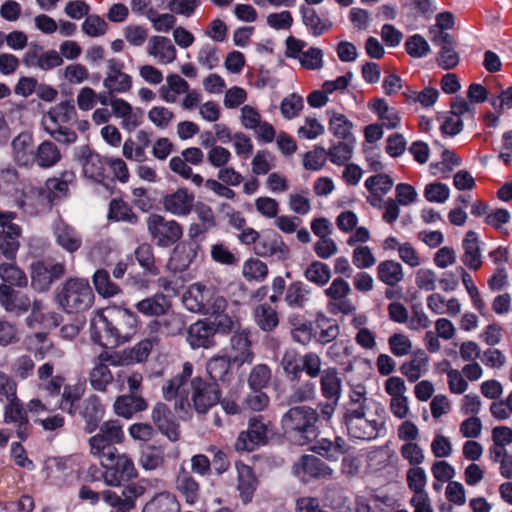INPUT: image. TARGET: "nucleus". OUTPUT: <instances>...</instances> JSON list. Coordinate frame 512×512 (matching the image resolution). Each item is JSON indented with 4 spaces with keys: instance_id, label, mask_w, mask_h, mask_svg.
Returning a JSON list of instances; mask_svg holds the SVG:
<instances>
[{
    "instance_id": "obj_1",
    "label": "nucleus",
    "mask_w": 512,
    "mask_h": 512,
    "mask_svg": "<svg viewBox=\"0 0 512 512\" xmlns=\"http://www.w3.org/2000/svg\"><path fill=\"white\" fill-rule=\"evenodd\" d=\"M124 440L122 425L117 420L104 422L99 432L88 440L90 454L100 461L104 468L103 480L111 487H119L138 475L132 458L126 453H119L115 447Z\"/></svg>"
},
{
    "instance_id": "obj_2",
    "label": "nucleus",
    "mask_w": 512,
    "mask_h": 512,
    "mask_svg": "<svg viewBox=\"0 0 512 512\" xmlns=\"http://www.w3.org/2000/svg\"><path fill=\"white\" fill-rule=\"evenodd\" d=\"M378 410L379 404L367 396L365 386L352 387L348 401L343 405L342 423L348 434L359 440H372L384 428V421Z\"/></svg>"
},
{
    "instance_id": "obj_3",
    "label": "nucleus",
    "mask_w": 512,
    "mask_h": 512,
    "mask_svg": "<svg viewBox=\"0 0 512 512\" xmlns=\"http://www.w3.org/2000/svg\"><path fill=\"white\" fill-rule=\"evenodd\" d=\"M137 330V315L119 307H107L97 311L90 321L91 339L103 347H114L128 342Z\"/></svg>"
},
{
    "instance_id": "obj_4",
    "label": "nucleus",
    "mask_w": 512,
    "mask_h": 512,
    "mask_svg": "<svg viewBox=\"0 0 512 512\" xmlns=\"http://www.w3.org/2000/svg\"><path fill=\"white\" fill-rule=\"evenodd\" d=\"M36 375L38 389L50 398L61 395L58 408L70 415H74L77 403L85 391L83 385L79 383L65 384V377L60 374H54V365L50 361L41 364L37 368Z\"/></svg>"
},
{
    "instance_id": "obj_5",
    "label": "nucleus",
    "mask_w": 512,
    "mask_h": 512,
    "mask_svg": "<svg viewBox=\"0 0 512 512\" xmlns=\"http://www.w3.org/2000/svg\"><path fill=\"white\" fill-rule=\"evenodd\" d=\"M319 414L316 409L302 405L290 408L281 419L284 433L299 445H305L316 436Z\"/></svg>"
},
{
    "instance_id": "obj_6",
    "label": "nucleus",
    "mask_w": 512,
    "mask_h": 512,
    "mask_svg": "<svg viewBox=\"0 0 512 512\" xmlns=\"http://www.w3.org/2000/svg\"><path fill=\"white\" fill-rule=\"evenodd\" d=\"M94 293L87 279L69 278L57 290L55 301L67 313L88 310L94 302Z\"/></svg>"
},
{
    "instance_id": "obj_7",
    "label": "nucleus",
    "mask_w": 512,
    "mask_h": 512,
    "mask_svg": "<svg viewBox=\"0 0 512 512\" xmlns=\"http://www.w3.org/2000/svg\"><path fill=\"white\" fill-rule=\"evenodd\" d=\"M151 241L158 247L169 248L178 243L183 236L182 225L160 214H151L146 220Z\"/></svg>"
},
{
    "instance_id": "obj_8",
    "label": "nucleus",
    "mask_w": 512,
    "mask_h": 512,
    "mask_svg": "<svg viewBox=\"0 0 512 512\" xmlns=\"http://www.w3.org/2000/svg\"><path fill=\"white\" fill-rule=\"evenodd\" d=\"M190 388L191 398L189 404L198 414H206L221 399V391L218 384L209 382L201 377L192 378Z\"/></svg>"
},
{
    "instance_id": "obj_9",
    "label": "nucleus",
    "mask_w": 512,
    "mask_h": 512,
    "mask_svg": "<svg viewBox=\"0 0 512 512\" xmlns=\"http://www.w3.org/2000/svg\"><path fill=\"white\" fill-rule=\"evenodd\" d=\"M351 287L342 277L333 279L329 287L324 290L327 297V310L333 315H352L356 312V305L349 298Z\"/></svg>"
},
{
    "instance_id": "obj_10",
    "label": "nucleus",
    "mask_w": 512,
    "mask_h": 512,
    "mask_svg": "<svg viewBox=\"0 0 512 512\" xmlns=\"http://www.w3.org/2000/svg\"><path fill=\"white\" fill-rule=\"evenodd\" d=\"M193 365L190 362L183 364L181 374L174 376L166 381L162 386L163 397L171 401L175 399V410H185L190 407L188 394L185 385L188 379L192 376Z\"/></svg>"
},
{
    "instance_id": "obj_11",
    "label": "nucleus",
    "mask_w": 512,
    "mask_h": 512,
    "mask_svg": "<svg viewBox=\"0 0 512 512\" xmlns=\"http://www.w3.org/2000/svg\"><path fill=\"white\" fill-rule=\"evenodd\" d=\"M270 422H266L263 416L252 417L248 422L246 431H242L235 443L237 451H253L257 446L267 442L270 432Z\"/></svg>"
},
{
    "instance_id": "obj_12",
    "label": "nucleus",
    "mask_w": 512,
    "mask_h": 512,
    "mask_svg": "<svg viewBox=\"0 0 512 512\" xmlns=\"http://www.w3.org/2000/svg\"><path fill=\"white\" fill-rule=\"evenodd\" d=\"M22 61L29 68H38L42 71H49L63 64V59L55 49L45 50L36 42H31L23 55Z\"/></svg>"
},
{
    "instance_id": "obj_13",
    "label": "nucleus",
    "mask_w": 512,
    "mask_h": 512,
    "mask_svg": "<svg viewBox=\"0 0 512 512\" xmlns=\"http://www.w3.org/2000/svg\"><path fill=\"white\" fill-rule=\"evenodd\" d=\"M3 421L15 428L17 437L25 441L31 432V424L24 403L19 397L9 399L3 407Z\"/></svg>"
},
{
    "instance_id": "obj_14",
    "label": "nucleus",
    "mask_w": 512,
    "mask_h": 512,
    "mask_svg": "<svg viewBox=\"0 0 512 512\" xmlns=\"http://www.w3.org/2000/svg\"><path fill=\"white\" fill-rule=\"evenodd\" d=\"M124 63L112 58L107 62V72L103 80V86L109 93L118 95L129 93L133 80L131 75L123 71Z\"/></svg>"
},
{
    "instance_id": "obj_15",
    "label": "nucleus",
    "mask_w": 512,
    "mask_h": 512,
    "mask_svg": "<svg viewBox=\"0 0 512 512\" xmlns=\"http://www.w3.org/2000/svg\"><path fill=\"white\" fill-rule=\"evenodd\" d=\"M65 274L63 263L35 262L31 265V285L39 292L47 291L52 283Z\"/></svg>"
},
{
    "instance_id": "obj_16",
    "label": "nucleus",
    "mask_w": 512,
    "mask_h": 512,
    "mask_svg": "<svg viewBox=\"0 0 512 512\" xmlns=\"http://www.w3.org/2000/svg\"><path fill=\"white\" fill-rule=\"evenodd\" d=\"M293 473L303 482L309 481L310 478L330 479L333 476V470L313 455H303L293 465Z\"/></svg>"
},
{
    "instance_id": "obj_17",
    "label": "nucleus",
    "mask_w": 512,
    "mask_h": 512,
    "mask_svg": "<svg viewBox=\"0 0 512 512\" xmlns=\"http://www.w3.org/2000/svg\"><path fill=\"white\" fill-rule=\"evenodd\" d=\"M195 196L187 188H178L175 191L165 194L161 199L163 209L179 217L188 216L194 206Z\"/></svg>"
},
{
    "instance_id": "obj_18",
    "label": "nucleus",
    "mask_w": 512,
    "mask_h": 512,
    "mask_svg": "<svg viewBox=\"0 0 512 512\" xmlns=\"http://www.w3.org/2000/svg\"><path fill=\"white\" fill-rule=\"evenodd\" d=\"M20 207L30 215H38L51 209L52 202L44 187L28 185L19 200Z\"/></svg>"
},
{
    "instance_id": "obj_19",
    "label": "nucleus",
    "mask_w": 512,
    "mask_h": 512,
    "mask_svg": "<svg viewBox=\"0 0 512 512\" xmlns=\"http://www.w3.org/2000/svg\"><path fill=\"white\" fill-rule=\"evenodd\" d=\"M151 419L156 428L171 441L180 439V429L172 411L163 402L156 403L151 411Z\"/></svg>"
},
{
    "instance_id": "obj_20",
    "label": "nucleus",
    "mask_w": 512,
    "mask_h": 512,
    "mask_svg": "<svg viewBox=\"0 0 512 512\" xmlns=\"http://www.w3.org/2000/svg\"><path fill=\"white\" fill-rule=\"evenodd\" d=\"M112 114L121 120V127L128 131H134L143 122V111L140 108H134L123 98H113L111 100Z\"/></svg>"
},
{
    "instance_id": "obj_21",
    "label": "nucleus",
    "mask_w": 512,
    "mask_h": 512,
    "mask_svg": "<svg viewBox=\"0 0 512 512\" xmlns=\"http://www.w3.org/2000/svg\"><path fill=\"white\" fill-rule=\"evenodd\" d=\"M146 52L160 65L173 63L178 54L172 40L161 35H153L148 39Z\"/></svg>"
},
{
    "instance_id": "obj_22",
    "label": "nucleus",
    "mask_w": 512,
    "mask_h": 512,
    "mask_svg": "<svg viewBox=\"0 0 512 512\" xmlns=\"http://www.w3.org/2000/svg\"><path fill=\"white\" fill-rule=\"evenodd\" d=\"M216 328L206 320H198L187 330V342L193 349H209L215 346Z\"/></svg>"
},
{
    "instance_id": "obj_23",
    "label": "nucleus",
    "mask_w": 512,
    "mask_h": 512,
    "mask_svg": "<svg viewBox=\"0 0 512 512\" xmlns=\"http://www.w3.org/2000/svg\"><path fill=\"white\" fill-rule=\"evenodd\" d=\"M212 290V288L199 282L191 284L182 295L184 307L192 313L202 315L209 297H211Z\"/></svg>"
},
{
    "instance_id": "obj_24",
    "label": "nucleus",
    "mask_w": 512,
    "mask_h": 512,
    "mask_svg": "<svg viewBox=\"0 0 512 512\" xmlns=\"http://www.w3.org/2000/svg\"><path fill=\"white\" fill-rule=\"evenodd\" d=\"M432 41L440 47L437 63L445 70L453 69L459 63V55L455 50V42L451 35L445 32H438Z\"/></svg>"
},
{
    "instance_id": "obj_25",
    "label": "nucleus",
    "mask_w": 512,
    "mask_h": 512,
    "mask_svg": "<svg viewBox=\"0 0 512 512\" xmlns=\"http://www.w3.org/2000/svg\"><path fill=\"white\" fill-rule=\"evenodd\" d=\"M198 245L192 242L177 244L168 260L167 267L173 272H183L197 257Z\"/></svg>"
},
{
    "instance_id": "obj_26",
    "label": "nucleus",
    "mask_w": 512,
    "mask_h": 512,
    "mask_svg": "<svg viewBox=\"0 0 512 512\" xmlns=\"http://www.w3.org/2000/svg\"><path fill=\"white\" fill-rule=\"evenodd\" d=\"M0 304L7 311L23 314L31 308V300L28 295L14 290L8 284L0 285Z\"/></svg>"
},
{
    "instance_id": "obj_27",
    "label": "nucleus",
    "mask_w": 512,
    "mask_h": 512,
    "mask_svg": "<svg viewBox=\"0 0 512 512\" xmlns=\"http://www.w3.org/2000/svg\"><path fill=\"white\" fill-rule=\"evenodd\" d=\"M76 181V174L73 170H63L58 176L48 178L45 181L44 189L52 204L56 200L66 198L69 194V187Z\"/></svg>"
},
{
    "instance_id": "obj_28",
    "label": "nucleus",
    "mask_w": 512,
    "mask_h": 512,
    "mask_svg": "<svg viewBox=\"0 0 512 512\" xmlns=\"http://www.w3.org/2000/svg\"><path fill=\"white\" fill-rule=\"evenodd\" d=\"M175 490L189 505L196 504L200 499V484L193 475L181 467L174 480Z\"/></svg>"
},
{
    "instance_id": "obj_29",
    "label": "nucleus",
    "mask_w": 512,
    "mask_h": 512,
    "mask_svg": "<svg viewBox=\"0 0 512 512\" xmlns=\"http://www.w3.org/2000/svg\"><path fill=\"white\" fill-rule=\"evenodd\" d=\"M364 185L371 195L368 198V202L373 207L379 208L381 207L383 197L392 190L394 181L389 175L379 173L368 177Z\"/></svg>"
},
{
    "instance_id": "obj_30",
    "label": "nucleus",
    "mask_w": 512,
    "mask_h": 512,
    "mask_svg": "<svg viewBox=\"0 0 512 512\" xmlns=\"http://www.w3.org/2000/svg\"><path fill=\"white\" fill-rule=\"evenodd\" d=\"M13 159L19 166L32 167L35 164L33 137L29 133H20L12 141Z\"/></svg>"
},
{
    "instance_id": "obj_31",
    "label": "nucleus",
    "mask_w": 512,
    "mask_h": 512,
    "mask_svg": "<svg viewBox=\"0 0 512 512\" xmlns=\"http://www.w3.org/2000/svg\"><path fill=\"white\" fill-rule=\"evenodd\" d=\"M254 249L256 254L262 257L277 256L280 259H286L290 254L288 245H286L283 238L276 233L260 238Z\"/></svg>"
},
{
    "instance_id": "obj_32",
    "label": "nucleus",
    "mask_w": 512,
    "mask_h": 512,
    "mask_svg": "<svg viewBox=\"0 0 512 512\" xmlns=\"http://www.w3.org/2000/svg\"><path fill=\"white\" fill-rule=\"evenodd\" d=\"M42 125L44 130L59 143L66 145L73 144L78 138L74 130L58 124L57 115L54 110L44 114L42 117Z\"/></svg>"
},
{
    "instance_id": "obj_33",
    "label": "nucleus",
    "mask_w": 512,
    "mask_h": 512,
    "mask_svg": "<svg viewBox=\"0 0 512 512\" xmlns=\"http://www.w3.org/2000/svg\"><path fill=\"white\" fill-rule=\"evenodd\" d=\"M237 470V490L244 504L252 501L254 492L257 489L258 481L254 475L252 468L242 462H236Z\"/></svg>"
},
{
    "instance_id": "obj_34",
    "label": "nucleus",
    "mask_w": 512,
    "mask_h": 512,
    "mask_svg": "<svg viewBox=\"0 0 512 512\" xmlns=\"http://www.w3.org/2000/svg\"><path fill=\"white\" fill-rule=\"evenodd\" d=\"M80 414L85 421V432L93 433L96 431L104 415V407L101 404L99 397L96 395H90L86 398L83 402Z\"/></svg>"
},
{
    "instance_id": "obj_35",
    "label": "nucleus",
    "mask_w": 512,
    "mask_h": 512,
    "mask_svg": "<svg viewBox=\"0 0 512 512\" xmlns=\"http://www.w3.org/2000/svg\"><path fill=\"white\" fill-rule=\"evenodd\" d=\"M231 354L229 355L233 364L243 365L245 363H252L254 353L251 350V341L248 333L240 332L235 333L230 340Z\"/></svg>"
},
{
    "instance_id": "obj_36",
    "label": "nucleus",
    "mask_w": 512,
    "mask_h": 512,
    "mask_svg": "<svg viewBox=\"0 0 512 512\" xmlns=\"http://www.w3.org/2000/svg\"><path fill=\"white\" fill-rule=\"evenodd\" d=\"M429 357L423 350H418L408 361L400 366V372L410 383L417 382L428 372Z\"/></svg>"
},
{
    "instance_id": "obj_37",
    "label": "nucleus",
    "mask_w": 512,
    "mask_h": 512,
    "mask_svg": "<svg viewBox=\"0 0 512 512\" xmlns=\"http://www.w3.org/2000/svg\"><path fill=\"white\" fill-rule=\"evenodd\" d=\"M463 255L461 260L469 269L477 271L482 266L479 238L476 232L468 231L462 241Z\"/></svg>"
},
{
    "instance_id": "obj_38",
    "label": "nucleus",
    "mask_w": 512,
    "mask_h": 512,
    "mask_svg": "<svg viewBox=\"0 0 512 512\" xmlns=\"http://www.w3.org/2000/svg\"><path fill=\"white\" fill-rule=\"evenodd\" d=\"M325 115L328 119V129L334 137L348 140L352 136L354 124L345 114L330 108L326 110Z\"/></svg>"
},
{
    "instance_id": "obj_39",
    "label": "nucleus",
    "mask_w": 512,
    "mask_h": 512,
    "mask_svg": "<svg viewBox=\"0 0 512 512\" xmlns=\"http://www.w3.org/2000/svg\"><path fill=\"white\" fill-rule=\"evenodd\" d=\"M368 108L377 115L380 125L387 129H396L399 127L401 117L399 112L390 107L388 103L382 98H374L369 101Z\"/></svg>"
},
{
    "instance_id": "obj_40",
    "label": "nucleus",
    "mask_w": 512,
    "mask_h": 512,
    "mask_svg": "<svg viewBox=\"0 0 512 512\" xmlns=\"http://www.w3.org/2000/svg\"><path fill=\"white\" fill-rule=\"evenodd\" d=\"M83 174L96 182H102L105 178V161L102 157L91 151L89 147L82 148Z\"/></svg>"
},
{
    "instance_id": "obj_41",
    "label": "nucleus",
    "mask_w": 512,
    "mask_h": 512,
    "mask_svg": "<svg viewBox=\"0 0 512 512\" xmlns=\"http://www.w3.org/2000/svg\"><path fill=\"white\" fill-rule=\"evenodd\" d=\"M34 158V165L43 169H49L56 166L61 161L62 154L54 142L45 140L35 149Z\"/></svg>"
},
{
    "instance_id": "obj_42",
    "label": "nucleus",
    "mask_w": 512,
    "mask_h": 512,
    "mask_svg": "<svg viewBox=\"0 0 512 512\" xmlns=\"http://www.w3.org/2000/svg\"><path fill=\"white\" fill-rule=\"evenodd\" d=\"M137 311L147 317H159L165 315L171 305L167 297L161 293L144 298L136 303Z\"/></svg>"
},
{
    "instance_id": "obj_43",
    "label": "nucleus",
    "mask_w": 512,
    "mask_h": 512,
    "mask_svg": "<svg viewBox=\"0 0 512 512\" xmlns=\"http://www.w3.org/2000/svg\"><path fill=\"white\" fill-rule=\"evenodd\" d=\"M320 391L325 399L340 400L342 380L336 368L328 367L320 375Z\"/></svg>"
},
{
    "instance_id": "obj_44",
    "label": "nucleus",
    "mask_w": 512,
    "mask_h": 512,
    "mask_svg": "<svg viewBox=\"0 0 512 512\" xmlns=\"http://www.w3.org/2000/svg\"><path fill=\"white\" fill-rule=\"evenodd\" d=\"M54 234L57 243L70 253L77 251L82 245V238L79 233L63 221L55 224Z\"/></svg>"
},
{
    "instance_id": "obj_45",
    "label": "nucleus",
    "mask_w": 512,
    "mask_h": 512,
    "mask_svg": "<svg viewBox=\"0 0 512 512\" xmlns=\"http://www.w3.org/2000/svg\"><path fill=\"white\" fill-rule=\"evenodd\" d=\"M190 88L189 83L176 73L167 75L166 85H162L159 90L160 98L166 103H175L178 95H182Z\"/></svg>"
},
{
    "instance_id": "obj_46",
    "label": "nucleus",
    "mask_w": 512,
    "mask_h": 512,
    "mask_svg": "<svg viewBox=\"0 0 512 512\" xmlns=\"http://www.w3.org/2000/svg\"><path fill=\"white\" fill-rule=\"evenodd\" d=\"M377 278L387 286L394 287L404 279L402 265L395 260H384L376 269Z\"/></svg>"
},
{
    "instance_id": "obj_47",
    "label": "nucleus",
    "mask_w": 512,
    "mask_h": 512,
    "mask_svg": "<svg viewBox=\"0 0 512 512\" xmlns=\"http://www.w3.org/2000/svg\"><path fill=\"white\" fill-rule=\"evenodd\" d=\"M147 402L140 396L122 395L114 403V411L117 415L129 419L133 414L146 410Z\"/></svg>"
},
{
    "instance_id": "obj_48",
    "label": "nucleus",
    "mask_w": 512,
    "mask_h": 512,
    "mask_svg": "<svg viewBox=\"0 0 512 512\" xmlns=\"http://www.w3.org/2000/svg\"><path fill=\"white\" fill-rule=\"evenodd\" d=\"M299 11L304 25L314 36H319L331 28V22L322 19L314 8L302 5Z\"/></svg>"
},
{
    "instance_id": "obj_49",
    "label": "nucleus",
    "mask_w": 512,
    "mask_h": 512,
    "mask_svg": "<svg viewBox=\"0 0 512 512\" xmlns=\"http://www.w3.org/2000/svg\"><path fill=\"white\" fill-rule=\"evenodd\" d=\"M290 334L292 339L302 345H307L313 338V327L311 322L300 315H291L288 318Z\"/></svg>"
},
{
    "instance_id": "obj_50",
    "label": "nucleus",
    "mask_w": 512,
    "mask_h": 512,
    "mask_svg": "<svg viewBox=\"0 0 512 512\" xmlns=\"http://www.w3.org/2000/svg\"><path fill=\"white\" fill-rule=\"evenodd\" d=\"M143 512H180V504L173 494L161 492L145 504Z\"/></svg>"
},
{
    "instance_id": "obj_51",
    "label": "nucleus",
    "mask_w": 512,
    "mask_h": 512,
    "mask_svg": "<svg viewBox=\"0 0 512 512\" xmlns=\"http://www.w3.org/2000/svg\"><path fill=\"white\" fill-rule=\"evenodd\" d=\"M316 328L319 331L313 333L316 341L322 345L328 344L335 340L340 332L339 325L323 315L316 319Z\"/></svg>"
},
{
    "instance_id": "obj_52",
    "label": "nucleus",
    "mask_w": 512,
    "mask_h": 512,
    "mask_svg": "<svg viewBox=\"0 0 512 512\" xmlns=\"http://www.w3.org/2000/svg\"><path fill=\"white\" fill-rule=\"evenodd\" d=\"M254 320L263 331H272L279 323L278 313L268 304H259L255 307Z\"/></svg>"
},
{
    "instance_id": "obj_53",
    "label": "nucleus",
    "mask_w": 512,
    "mask_h": 512,
    "mask_svg": "<svg viewBox=\"0 0 512 512\" xmlns=\"http://www.w3.org/2000/svg\"><path fill=\"white\" fill-rule=\"evenodd\" d=\"M93 283L98 294L104 298L114 297L121 293L120 286L110 279V275L105 269H99L94 273Z\"/></svg>"
},
{
    "instance_id": "obj_54",
    "label": "nucleus",
    "mask_w": 512,
    "mask_h": 512,
    "mask_svg": "<svg viewBox=\"0 0 512 512\" xmlns=\"http://www.w3.org/2000/svg\"><path fill=\"white\" fill-rule=\"evenodd\" d=\"M108 218L114 221H123L130 224L138 222V216L133 212L127 202L114 198L109 204Z\"/></svg>"
},
{
    "instance_id": "obj_55",
    "label": "nucleus",
    "mask_w": 512,
    "mask_h": 512,
    "mask_svg": "<svg viewBox=\"0 0 512 512\" xmlns=\"http://www.w3.org/2000/svg\"><path fill=\"white\" fill-rule=\"evenodd\" d=\"M113 375L107 365L103 362H95L89 373V382L93 389L104 392L107 386L112 383Z\"/></svg>"
},
{
    "instance_id": "obj_56",
    "label": "nucleus",
    "mask_w": 512,
    "mask_h": 512,
    "mask_svg": "<svg viewBox=\"0 0 512 512\" xmlns=\"http://www.w3.org/2000/svg\"><path fill=\"white\" fill-rule=\"evenodd\" d=\"M34 339L38 343V347L34 351V357L37 360H44L48 357L60 359L64 356V351L56 347L45 333H36Z\"/></svg>"
},
{
    "instance_id": "obj_57",
    "label": "nucleus",
    "mask_w": 512,
    "mask_h": 512,
    "mask_svg": "<svg viewBox=\"0 0 512 512\" xmlns=\"http://www.w3.org/2000/svg\"><path fill=\"white\" fill-rule=\"evenodd\" d=\"M169 168L181 178L190 180L195 186H201L204 182L200 174L193 173L189 163L182 156L172 157L169 161Z\"/></svg>"
},
{
    "instance_id": "obj_58",
    "label": "nucleus",
    "mask_w": 512,
    "mask_h": 512,
    "mask_svg": "<svg viewBox=\"0 0 512 512\" xmlns=\"http://www.w3.org/2000/svg\"><path fill=\"white\" fill-rule=\"evenodd\" d=\"M305 278L317 286H325L331 278L330 267L323 262L313 261L304 271Z\"/></svg>"
},
{
    "instance_id": "obj_59",
    "label": "nucleus",
    "mask_w": 512,
    "mask_h": 512,
    "mask_svg": "<svg viewBox=\"0 0 512 512\" xmlns=\"http://www.w3.org/2000/svg\"><path fill=\"white\" fill-rule=\"evenodd\" d=\"M309 294L310 290L304 283L295 281L289 284L285 301L290 307L302 308L308 301Z\"/></svg>"
},
{
    "instance_id": "obj_60",
    "label": "nucleus",
    "mask_w": 512,
    "mask_h": 512,
    "mask_svg": "<svg viewBox=\"0 0 512 512\" xmlns=\"http://www.w3.org/2000/svg\"><path fill=\"white\" fill-rule=\"evenodd\" d=\"M237 304H233L226 312H222L218 316L213 317L214 322H211L216 328V332L219 331L224 334H229L235 329L240 327L239 316L233 307Z\"/></svg>"
},
{
    "instance_id": "obj_61",
    "label": "nucleus",
    "mask_w": 512,
    "mask_h": 512,
    "mask_svg": "<svg viewBox=\"0 0 512 512\" xmlns=\"http://www.w3.org/2000/svg\"><path fill=\"white\" fill-rule=\"evenodd\" d=\"M0 278L10 286L26 287L28 278L23 270L14 263H2L0 265Z\"/></svg>"
},
{
    "instance_id": "obj_62",
    "label": "nucleus",
    "mask_w": 512,
    "mask_h": 512,
    "mask_svg": "<svg viewBox=\"0 0 512 512\" xmlns=\"http://www.w3.org/2000/svg\"><path fill=\"white\" fill-rule=\"evenodd\" d=\"M69 462V459H54L47 463V478L55 484H61L64 482L72 473V468L70 467Z\"/></svg>"
},
{
    "instance_id": "obj_63",
    "label": "nucleus",
    "mask_w": 512,
    "mask_h": 512,
    "mask_svg": "<svg viewBox=\"0 0 512 512\" xmlns=\"http://www.w3.org/2000/svg\"><path fill=\"white\" fill-rule=\"evenodd\" d=\"M242 275L247 281L262 282L268 275V267L257 258H250L243 263Z\"/></svg>"
},
{
    "instance_id": "obj_64",
    "label": "nucleus",
    "mask_w": 512,
    "mask_h": 512,
    "mask_svg": "<svg viewBox=\"0 0 512 512\" xmlns=\"http://www.w3.org/2000/svg\"><path fill=\"white\" fill-rule=\"evenodd\" d=\"M303 108V98L297 93H291L285 96L280 104L281 115L286 120H291L298 117Z\"/></svg>"
}]
</instances>
